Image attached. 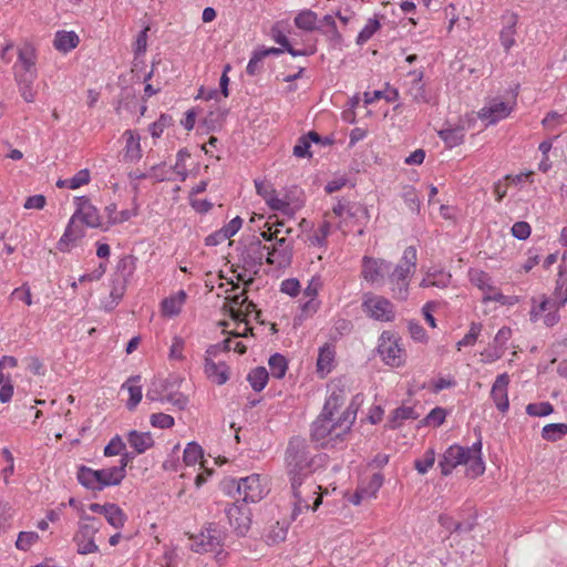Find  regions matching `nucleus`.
Returning <instances> with one entry per match:
<instances>
[{"instance_id": "1", "label": "nucleus", "mask_w": 567, "mask_h": 567, "mask_svg": "<svg viewBox=\"0 0 567 567\" xmlns=\"http://www.w3.org/2000/svg\"><path fill=\"white\" fill-rule=\"evenodd\" d=\"M328 456L312 453L305 439L291 437L285 453L286 470L289 481L309 480L327 464Z\"/></svg>"}, {"instance_id": "2", "label": "nucleus", "mask_w": 567, "mask_h": 567, "mask_svg": "<svg viewBox=\"0 0 567 567\" xmlns=\"http://www.w3.org/2000/svg\"><path fill=\"white\" fill-rule=\"evenodd\" d=\"M482 436L478 433L477 440L471 446L453 444L449 446L439 460V467L443 476L452 474L458 465H466V476L477 478L485 472V462L482 455Z\"/></svg>"}, {"instance_id": "3", "label": "nucleus", "mask_w": 567, "mask_h": 567, "mask_svg": "<svg viewBox=\"0 0 567 567\" xmlns=\"http://www.w3.org/2000/svg\"><path fill=\"white\" fill-rule=\"evenodd\" d=\"M122 467H107L93 470L86 465H80L76 471V480L84 488L101 492L105 487L117 486L123 482Z\"/></svg>"}, {"instance_id": "4", "label": "nucleus", "mask_w": 567, "mask_h": 567, "mask_svg": "<svg viewBox=\"0 0 567 567\" xmlns=\"http://www.w3.org/2000/svg\"><path fill=\"white\" fill-rule=\"evenodd\" d=\"M289 482L293 497V519L302 512L309 509L316 511L320 506L322 503L321 497L318 496V491L321 489L320 485L316 484L311 478Z\"/></svg>"}, {"instance_id": "5", "label": "nucleus", "mask_w": 567, "mask_h": 567, "mask_svg": "<svg viewBox=\"0 0 567 567\" xmlns=\"http://www.w3.org/2000/svg\"><path fill=\"white\" fill-rule=\"evenodd\" d=\"M101 526L100 519L86 514L81 515L78 532L73 536L78 554L89 555L100 550L94 538Z\"/></svg>"}, {"instance_id": "6", "label": "nucleus", "mask_w": 567, "mask_h": 567, "mask_svg": "<svg viewBox=\"0 0 567 567\" xmlns=\"http://www.w3.org/2000/svg\"><path fill=\"white\" fill-rule=\"evenodd\" d=\"M340 431L341 426H339V420H333L332 415H324V413L321 412L311 424L310 436L311 440L320 444L321 447H328L330 442L331 446H334L339 441H343L341 437L337 436Z\"/></svg>"}, {"instance_id": "7", "label": "nucleus", "mask_w": 567, "mask_h": 567, "mask_svg": "<svg viewBox=\"0 0 567 567\" xmlns=\"http://www.w3.org/2000/svg\"><path fill=\"white\" fill-rule=\"evenodd\" d=\"M377 351L386 365L399 368L405 361V350L400 343V338L391 331L381 333Z\"/></svg>"}, {"instance_id": "8", "label": "nucleus", "mask_w": 567, "mask_h": 567, "mask_svg": "<svg viewBox=\"0 0 567 567\" xmlns=\"http://www.w3.org/2000/svg\"><path fill=\"white\" fill-rule=\"evenodd\" d=\"M225 537V532L216 523H209L198 535L190 537V548L198 554L215 551L224 546Z\"/></svg>"}, {"instance_id": "9", "label": "nucleus", "mask_w": 567, "mask_h": 567, "mask_svg": "<svg viewBox=\"0 0 567 567\" xmlns=\"http://www.w3.org/2000/svg\"><path fill=\"white\" fill-rule=\"evenodd\" d=\"M266 248L267 246L262 245L261 240L257 237H252L249 243L239 246L237 248L238 267H241L245 272L255 270V274H257L264 262V251Z\"/></svg>"}, {"instance_id": "10", "label": "nucleus", "mask_w": 567, "mask_h": 567, "mask_svg": "<svg viewBox=\"0 0 567 567\" xmlns=\"http://www.w3.org/2000/svg\"><path fill=\"white\" fill-rule=\"evenodd\" d=\"M224 512L237 536L244 537L251 526V511L249 506L241 503L239 498L231 504H227Z\"/></svg>"}, {"instance_id": "11", "label": "nucleus", "mask_w": 567, "mask_h": 567, "mask_svg": "<svg viewBox=\"0 0 567 567\" xmlns=\"http://www.w3.org/2000/svg\"><path fill=\"white\" fill-rule=\"evenodd\" d=\"M295 239L292 237H281L271 246H267L266 262L277 268H287L291 265L293 258Z\"/></svg>"}, {"instance_id": "12", "label": "nucleus", "mask_w": 567, "mask_h": 567, "mask_svg": "<svg viewBox=\"0 0 567 567\" xmlns=\"http://www.w3.org/2000/svg\"><path fill=\"white\" fill-rule=\"evenodd\" d=\"M362 308L369 317L378 321L390 322L395 318L393 303L382 296L367 295Z\"/></svg>"}, {"instance_id": "13", "label": "nucleus", "mask_w": 567, "mask_h": 567, "mask_svg": "<svg viewBox=\"0 0 567 567\" xmlns=\"http://www.w3.org/2000/svg\"><path fill=\"white\" fill-rule=\"evenodd\" d=\"M37 50L32 43L25 42L18 49V61L13 66V74L20 76L38 78Z\"/></svg>"}, {"instance_id": "14", "label": "nucleus", "mask_w": 567, "mask_h": 567, "mask_svg": "<svg viewBox=\"0 0 567 567\" xmlns=\"http://www.w3.org/2000/svg\"><path fill=\"white\" fill-rule=\"evenodd\" d=\"M76 209L71 216V219L75 221L80 219L90 228H102L101 215L99 209L91 203L86 196H78L74 199Z\"/></svg>"}, {"instance_id": "15", "label": "nucleus", "mask_w": 567, "mask_h": 567, "mask_svg": "<svg viewBox=\"0 0 567 567\" xmlns=\"http://www.w3.org/2000/svg\"><path fill=\"white\" fill-rule=\"evenodd\" d=\"M518 13L505 10L501 16L502 29L499 30V42L506 53L516 44Z\"/></svg>"}, {"instance_id": "16", "label": "nucleus", "mask_w": 567, "mask_h": 567, "mask_svg": "<svg viewBox=\"0 0 567 567\" xmlns=\"http://www.w3.org/2000/svg\"><path fill=\"white\" fill-rule=\"evenodd\" d=\"M239 501L245 504L257 503L265 496L264 487L260 484V476L251 474L239 480Z\"/></svg>"}, {"instance_id": "17", "label": "nucleus", "mask_w": 567, "mask_h": 567, "mask_svg": "<svg viewBox=\"0 0 567 567\" xmlns=\"http://www.w3.org/2000/svg\"><path fill=\"white\" fill-rule=\"evenodd\" d=\"M417 261V252L414 246H409L404 249L400 262L394 267L393 271L389 274V281H408L412 270L415 269Z\"/></svg>"}, {"instance_id": "18", "label": "nucleus", "mask_w": 567, "mask_h": 567, "mask_svg": "<svg viewBox=\"0 0 567 567\" xmlns=\"http://www.w3.org/2000/svg\"><path fill=\"white\" fill-rule=\"evenodd\" d=\"M509 375L504 372L496 377L492 389H491V398L493 402L495 403L496 409L502 412L506 413L509 409V401H508V384H509Z\"/></svg>"}, {"instance_id": "19", "label": "nucleus", "mask_w": 567, "mask_h": 567, "mask_svg": "<svg viewBox=\"0 0 567 567\" xmlns=\"http://www.w3.org/2000/svg\"><path fill=\"white\" fill-rule=\"evenodd\" d=\"M511 112L512 107L508 103L503 101H493L489 105L480 110L478 117L486 123V126H488L507 117Z\"/></svg>"}, {"instance_id": "20", "label": "nucleus", "mask_w": 567, "mask_h": 567, "mask_svg": "<svg viewBox=\"0 0 567 567\" xmlns=\"http://www.w3.org/2000/svg\"><path fill=\"white\" fill-rule=\"evenodd\" d=\"M391 264L373 257L364 256L362 258V277L369 282H375L383 277L384 270L390 269Z\"/></svg>"}, {"instance_id": "21", "label": "nucleus", "mask_w": 567, "mask_h": 567, "mask_svg": "<svg viewBox=\"0 0 567 567\" xmlns=\"http://www.w3.org/2000/svg\"><path fill=\"white\" fill-rule=\"evenodd\" d=\"M204 372L213 383L223 385L229 380L230 369L224 361L216 363L213 359L205 358Z\"/></svg>"}, {"instance_id": "22", "label": "nucleus", "mask_w": 567, "mask_h": 567, "mask_svg": "<svg viewBox=\"0 0 567 567\" xmlns=\"http://www.w3.org/2000/svg\"><path fill=\"white\" fill-rule=\"evenodd\" d=\"M126 140L123 161L125 163H136L142 158L141 137L132 130H126L123 134Z\"/></svg>"}, {"instance_id": "23", "label": "nucleus", "mask_w": 567, "mask_h": 567, "mask_svg": "<svg viewBox=\"0 0 567 567\" xmlns=\"http://www.w3.org/2000/svg\"><path fill=\"white\" fill-rule=\"evenodd\" d=\"M130 446L136 454H143L147 450L154 446V439L151 432H140L137 430H131L126 435Z\"/></svg>"}, {"instance_id": "24", "label": "nucleus", "mask_w": 567, "mask_h": 567, "mask_svg": "<svg viewBox=\"0 0 567 567\" xmlns=\"http://www.w3.org/2000/svg\"><path fill=\"white\" fill-rule=\"evenodd\" d=\"M420 414L413 406H399L394 409L388 419L385 427L390 430H396L403 425L405 421L416 420Z\"/></svg>"}, {"instance_id": "25", "label": "nucleus", "mask_w": 567, "mask_h": 567, "mask_svg": "<svg viewBox=\"0 0 567 567\" xmlns=\"http://www.w3.org/2000/svg\"><path fill=\"white\" fill-rule=\"evenodd\" d=\"M409 75L414 79L409 87V94L416 103H430V97L426 93L425 84L423 83L424 72L422 70L410 71Z\"/></svg>"}, {"instance_id": "26", "label": "nucleus", "mask_w": 567, "mask_h": 567, "mask_svg": "<svg viewBox=\"0 0 567 567\" xmlns=\"http://www.w3.org/2000/svg\"><path fill=\"white\" fill-rule=\"evenodd\" d=\"M80 43V38L74 31H56L53 40V47L56 51L68 53L75 49Z\"/></svg>"}, {"instance_id": "27", "label": "nucleus", "mask_w": 567, "mask_h": 567, "mask_svg": "<svg viewBox=\"0 0 567 567\" xmlns=\"http://www.w3.org/2000/svg\"><path fill=\"white\" fill-rule=\"evenodd\" d=\"M347 208V218L360 225L361 228L358 230V235H363V226H365L370 220V214L367 206L358 202H350L348 203Z\"/></svg>"}, {"instance_id": "28", "label": "nucleus", "mask_w": 567, "mask_h": 567, "mask_svg": "<svg viewBox=\"0 0 567 567\" xmlns=\"http://www.w3.org/2000/svg\"><path fill=\"white\" fill-rule=\"evenodd\" d=\"M168 379H154L146 391V400L151 402H164V398L172 388Z\"/></svg>"}, {"instance_id": "29", "label": "nucleus", "mask_w": 567, "mask_h": 567, "mask_svg": "<svg viewBox=\"0 0 567 567\" xmlns=\"http://www.w3.org/2000/svg\"><path fill=\"white\" fill-rule=\"evenodd\" d=\"M334 357V346L324 343L322 347H320L317 359V371L321 374L329 373L333 368Z\"/></svg>"}, {"instance_id": "30", "label": "nucleus", "mask_w": 567, "mask_h": 567, "mask_svg": "<svg viewBox=\"0 0 567 567\" xmlns=\"http://www.w3.org/2000/svg\"><path fill=\"white\" fill-rule=\"evenodd\" d=\"M437 134L447 148H453L463 144L465 138V130L462 125L443 128L439 131Z\"/></svg>"}, {"instance_id": "31", "label": "nucleus", "mask_w": 567, "mask_h": 567, "mask_svg": "<svg viewBox=\"0 0 567 567\" xmlns=\"http://www.w3.org/2000/svg\"><path fill=\"white\" fill-rule=\"evenodd\" d=\"M358 404L353 400L347 409L342 412V414L338 417L339 426H341V431L338 432L337 436L344 440L346 435L350 433L352 425L357 419Z\"/></svg>"}, {"instance_id": "32", "label": "nucleus", "mask_w": 567, "mask_h": 567, "mask_svg": "<svg viewBox=\"0 0 567 567\" xmlns=\"http://www.w3.org/2000/svg\"><path fill=\"white\" fill-rule=\"evenodd\" d=\"M141 381V375H131L127 381L122 385V389L127 388V391L130 393V398L126 402V408L132 411L134 410L138 403L142 401L143 393H142V386L136 385L135 383H138Z\"/></svg>"}, {"instance_id": "33", "label": "nucleus", "mask_w": 567, "mask_h": 567, "mask_svg": "<svg viewBox=\"0 0 567 567\" xmlns=\"http://www.w3.org/2000/svg\"><path fill=\"white\" fill-rule=\"evenodd\" d=\"M74 223L73 219H69L64 233L56 244V249L61 252L70 251V244L84 236L83 229H74Z\"/></svg>"}, {"instance_id": "34", "label": "nucleus", "mask_w": 567, "mask_h": 567, "mask_svg": "<svg viewBox=\"0 0 567 567\" xmlns=\"http://www.w3.org/2000/svg\"><path fill=\"white\" fill-rule=\"evenodd\" d=\"M137 258L134 255H125L121 257L116 264L113 277L130 281L135 269Z\"/></svg>"}, {"instance_id": "35", "label": "nucleus", "mask_w": 567, "mask_h": 567, "mask_svg": "<svg viewBox=\"0 0 567 567\" xmlns=\"http://www.w3.org/2000/svg\"><path fill=\"white\" fill-rule=\"evenodd\" d=\"M186 297V292L184 290H179L176 295L165 298L162 301L163 315L167 317H175L179 315Z\"/></svg>"}, {"instance_id": "36", "label": "nucleus", "mask_w": 567, "mask_h": 567, "mask_svg": "<svg viewBox=\"0 0 567 567\" xmlns=\"http://www.w3.org/2000/svg\"><path fill=\"white\" fill-rule=\"evenodd\" d=\"M512 337V329L509 327H502L494 338V352L488 354V361H495L502 358L506 349V343Z\"/></svg>"}, {"instance_id": "37", "label": "nucleus", "mask_w": 567, "mask_h": 567, "mask_svg": "<svg viewBox=\"0 0 567 567\" xmlns=\"http://www.w3.org/2000/svg\"><path fill=\"white\" fill-rule=\"evenodd\" d=\"M318 16L310 9L300 11L293 19L295 25L303 31L311 32L318 29Z\"/></svg>"}, {"instance_id": "38", "label": "nucleus", "mask_w": 567, "mask_h": 567, "mask_svg": "<svg viewBox=\"0 0 567 567\" xmlns=\"http://www.w3.org/2000/svg\"><path fill=\"white\" fill-rule=\"evenodd\" d=\"M269 380V373L265 367H257L250 370L247 381L255 392L262 391Z\"/></svg>"}, {"instance_id": "39", "label": "nucleus", "mask_w": 567, "mask_h": 567, "mask_svg": "<svg viewBox=\"0 0 567 567\" xmlns=\"http://www.w3.org/2000/svg\"><path fill=\"white\" fill-rule=\"evenodd\" d=\"M317 31L326 34L334 44H340L342 41V37L337 29L334 18L331 14H326L322 18L321 25L318 27Z\"/></svg>"}, {"instance_id": "40", "label": "nucleus", "mask_w": 567, "mask_h": 567, "mask_svg": "<svg viewBox=\"0 0 567 567\" xmlns=\"http://www.w3.org/2000/svg\"><path fill=\"white\" fill-rule=\"evenodd\" d=\"M14 80L17 82V85H18V89H19V92H20L22 99L27 103L34 102L37 92L33 89V84H34L37 78H32V76L27 78V76L14 75Z\"/></svg>"}, {"instance_id": "41", "label": "nucleus", "mask_w": 567, "mask_h": 567, "mask_svg": "<svg viewBox=\"0 0 567 567\" xmlns=\"http://www.w3.org/2000/svg\"><path fill=\"white\" fill-rule=\"evenodd\" d=\"M567 435V423H549L542 430V437L548 442H557Z\"/></svg>"}, {"instance_id": "42", "label": "nucleus", "mask_w": 567, "mask_h": 567, "mask_svg": "<svg viewBox=\"0 0 567 567\" xmlns=\"http://www.w3.org/2000/svg\"><path fill=\"white\" fill-rule=\"evenodd\" d=\"M346 401V392L343 389H338L332 391V393L328 396L322 408L324 415H332L334 412L344 403Z\"/></svg>"}, {"instance_id": "43", "label": "nucleus", "mask_w": 567, "mask_h": 567, "mask_svg": "<svg viewBox=\"0 0 567 567\" xmlns=\"http://www.w3.org/2000/svg\"><path fill=\"white\" fill-rule=\"evenodd\" d=\"M270 373L275 379H282L288 369V361L281 353H274L268 360Z\"/></svg>"}, {"instance_id": "44", "label": "nucleus", "mask_w": 567, "mask_h": 567, "mask_svg": "<svg viewBox=\"0 0 567 567\" xmlns=\"http://www.w3.org/2000/svg\"><path fill=\"white\" fill-rule=\"evenodd\" d=\"M105 518L107 523L113 526L114 528H122L124 527L127 516L123 512V509L117 504H110L107 512L105 513Z\"/></svg>"}, {"instance_id": "45", "label": "nucleus", "mask_w": 567, "mask_h": 567, "mask_svg": "<svg viewBox=\"0 0 567 567\" xmlns=\"http://www.w3.org/2000/svg\"><path fill=\"white\" fill-rule=\"evenodd\" d=\"M384 483V476L381 473H374L368 482H362L358 487L364 492L369 498L377 497L379 489Z\"/></svg>"}, {"instance_id": "46", "label": "nucleus", "mask_w": 567, "mask_h": 567, "mask_svg": "<svg viewBox=\"0 0 567 567\" xmlns=\"http://www.w3.org/2000/svg\"><path fill=\"white\" fill-rule=\"evenodd\" d=\"M204 457L203 447L195 441L189 442L183 453V461L187 466L195 465Z\"/></svg>"}, {"instance_id": "47", "label": "nucleus", "mask_w": 567, "mask_h": 567, "mask_svg": "<svg viewBox=\"0 0 567 567\" xmlns=\"http://www.w3.org/2000/svg\"><path fill=\"white\" fill-rule=\"evenodd\" d=\"M385 99L386 102H395L399 100L400 94L398 89H388L386 91L374 90L372 92L364 93V103L371 104L377 100Z\"/></svg>"}, {"instance_id": "48", "label": "nucleus", "mask_w": 567, "mask_h": 567, "mask_svg": "<svg viewBox=\"0 0 567 567\" xmlns=\"http://www.w3.org/2000/svg\"><path fill=\"white\" fill-rule=\"evenodd\" d=\"M468 277L470 281L481 290L493 289L492 278L486 271L481 269H470Z\"/></svg>"}, {"instance_id": "49", "label": "nucleus", "mask_w": 567, "mask_h": 567, "mask_svg": "<svg viewBox=\"0 0 567 567\" xmlns=\"http://www.w3.org/2000/svg\"><path fill=\"white\" fill-rule=\"evenodd\" d=\"M446 415L447 412L444 408L436 406L432 409L430 413L420 421L419 427L429 425L439 427L444 423Z\"/></svg>"}, {"instance_id": "50", "label": "nucleus", "mask_w": 567, "mask_h": 567, "mask_svg": "<svg viewBox=\"0 0 567 567\" xmlns=\"http://www.w3.org/2000/svg\"><path fill=\"white\" fill-rule=\"evenodd\" d=\"M435 451L434 449L430 447L425 451L422 458H416L414 461V468L417 471L419 474H426L429 470L434 465L435 463Z\"/></svg>"}, {"instance_id": "51", "label": "nucleus", "mask_w": 567, "mask_h": 567, "mask_svg": "<svg viewBox=\"0 0 567 567\" xmlns=\"http://www.w3.org/2000/svg\"><path fill=\"white\" fill-rule=\"evenodd\" d=\"M380 28L381 24L378 19H369L357 37V44L362 45L368 42Z\"/></svg>"}, {"instance_id": "52", "label": "nucleus", "mask_w": 567, "mask_h": 567, "mask_svg": "<svg viewBox=\"0 0 567 567\" xmlns=\"http://www.w3.org/2000/svg\"><path fill=\"white\" fill-rule=\"evenodd\" d=\"M138 214V205L136 204V199H134V208L133 209H123L115 214V216H111V220H107V226L102 228L104 231L109 230L110 226L123 224L130 220L132 217H135Z\"/></svg>"}, {"instance_id": "53", "label": "nucleus", "mask_w": 567, "mask_h": 567, "mask_svg": "<svg viewBox=\"0 0 567 567\" xmlns=\"http://www.w3.org/2000/svg\"><path fill=\"white\" fill-rule=\"evenodd\" d=\"M482 328H483L482 323L472 322L470 326L468 332L460 341H457V343H456L457 350H461L462 347L473 346L476 342V340L482 331Z\"/></svg>"}, {"instance_id": "54", "label": "nucleus", "mask_w": 567, "mask_h": 567, "mask_svg": "<svg viewBox=\"0 0 567 567\" xmlns=\"http://www.w3.org/2000/svg\"><path fill=\"white\" fill-rule=\"evenodd\" d=\"M228 111L217 109V112L210 111L203 120V125L206 126L207 131H215L226 117Z\"/></svg>"}, {"instance_id": "55", "label": "nucleus", "mask_w": 567, "mask_h": 567, "mask_svg": "<svg viewBox=\"0 0 567 567\" xmlns=\"http://www.w3.org/2000/svg\"><path fill=\"white\" fill-rule=\"evenodd\" d=\"M427 272L437 288H446L451 282V274L445 271L443 268L432 267Z\"/></svg>"}, {"instance_id": "56", "label": "nucleus", "mask_w": 567, "mask_h": 567, "mask_svg": "<svg viewBox=\"0 0 567 567\" xmlns=\"http://www.w3.org/2000/svg\"><path fill=\"white\" fill-rule=\"evenodd\" d=\"M39 540L35 532H20L16 540V547L20 550L28 551L30 547Z\"/></svg>"}, {"instance_id": "57", "label": "nucleus", "mask_w": 567, "mask_h": 567, "mask_svg": "<svg viewBox=\"0 0 567 567\" xmlns=\"http://www.w3.org/2000/svg\"><path fill=\"white\" fill-rule=\"evenodd\" d=\"M554 412V406L550 402L529 403L526 406V413L530 416H547Z\"/></svg>"}, {"instance_id": "58", "label": "nucleus", "mask_w": 567, "mask_h": 567, "mask_svg": "<svg viewBox=\"0 0 567 567\" xmlns=\"http://www.w3.org/2000/svg\"><path fill=\"white\" fill-rule=\"evenodd\" d=\"M189 157H190V153L187 148H181L177 152L176 164L173 167V169L177 173V175H179L182 182H184L188 176V172H187L184 163Z\"/></svg>"}, {"instance_id": "59", "label": "nucleus", "mask_w": 567, "mask_h": 567, "mask_svg": "<svg viewBox=\"0 0 567 567\" xmlns=\"http://www.w3.org/2000/svg\"><path fill=\"white\" fill-rule=\"evenodd\" d=\"M151 425L158 429H171L175 424V420L172 415L166 413H153L150 417Z\"/></svg>"}, {"instance_id": "60", "label": "nucleus", "mask_w": 567, "mask_h": 567, "mask_svg": "<svg viewBox=\"0 0 567 567\" xmlns=\"http://www.w3.org/2000/svg\"><path fill=\"white\" fill-rule=\"evenodd\" d=\"M402 196L409 209L412 213L417 214L420 212L421 202L415 188L412 186L408 187Z\"/></svg>"}, {"instance_id": "61", "label": "nucleus", "mask_w": 567, "mask_h": 567, "mask_svg": "<svg viewBox=\"0 0 567 567\" xmlns=\"http://www.w3.org/2000/svg\"><path fill=\"white\" fill-rule=\"evenodd\" d=\"M126 449V444L123 442L122 437L116 434L104 447L105 456H115L122 454V451Z\"/></svg>"}, {"instance_id": "62", "label": "nucleus", "mask_w": 567, "mask_h": 567, "mask_svg": "<svg viewBox=\"0 0 567 567\" xmlns=\"http://www.w3.org/2000/svg\"><path fill=\"white\" fill-rule=\"evenodd\" d=\"M310 146H311V141L308 140L307 137V134H303L301 135L296 145L293 146V155L296 157H299V158H303V157H310L311 156V153H310Z\"/></svg>"}, {"instance_id": "63", "label": "nucleus", "mask_w": 567, "mask_h": 567, "mask_svg": "<svg viewBox=\"0 0 567 567\" xmlns=\"http://www.w3.org/2000/svg\"><path fill=\"white\" fill-rule=\"evenodd\" d=\"M511 233L518 240H526L532 233V227L527 221H516L512 226Z\"/></svg>"}, {"instance_id": "64", "label": "nucleus", "mask_w": 567, "mask_h": 567, "mask_svg": "<svg viewBox=\"0 0 567 567\" xmlns=\"http://www.w3.org/2000/svg\"><path fill=\"white\" fill-rule=\"evenodd\" d=\"M171 121L172 117L169 115L162 114L157 121L150 125L148 130L151 135L153 137H159L163 134L165 127H167L171 124Z\"/></svg>"}]
</instances>
